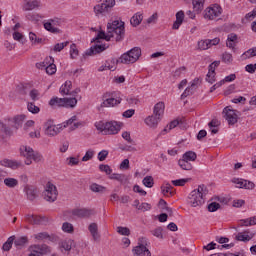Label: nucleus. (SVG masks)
Instances as JSON below:
<instances>
[{
    "mask_svg": "<svg viewBox=\"0 0 256 256\" xmlns=\"http://www.w3.org/2000/svg\"><path fill=\"white\" fill-rule=\"evenodd\" d=\"M99 39H105V41H111L115 39L117 43L125 39V22L114 20L107 23V32L100 31L93 41H99Z\"/></svg>",
    "mask_w": 256,
    "mask_h": 256,
    "instance_id": "1",
    "label": "nucleus"
},
{
    "mask_svg": "<svg viewBox=\"0 0 256 256\" xmlns=\"http://www.w3.org/2000/svg\"><path fill=\"white\" fill-rule=\"evenodd\" d=\"M209 193V190L207 189V186L200 185L197 189L193 190L187 199L188 205L190 207H201L203 203H205V197H207V194Z\"/></svg>",
    "mask_w": 256,
    "mask_h": 256,
    "instance_id": "2",
    "label": "nucleus"
},
{
    "mask_svg": "<svg viewBox=\"0 0 256 256\" xmlns=\"http://www.w3.org/2000/svg\"><path fill=\"white\" fill-rule=\"evenodd\" d=\"M141 57V49L139 47H134L126 53L122 54L118 59H113V63H122L123 65H133L137 63Z\"/></svg>",
    "mask_w": 256,
    "mask_h": 256,
    "instance_id": "3",
    "label": "nucleus"
},
{
    "mask_svg": "<svg viewBox=\"0 0 256 256\" xmlns=\"http://www.w3.org/2000/svg\"><path fill=\"white\" fill-rule=\"evenodd\" d=\"M20 155L26 159L25 165H31L33 162L42 163L43 161V154L35 152L30 146H21Z\"/></svg>",
    "mask_w": 256,
    "mask_h": 256,
    "instance_id": "4",
    "label": "nucleus"
},
{
    "mask_svg": "<svg viewBox=\"0 0 256 256\" xmlns=\"http://www.w3.org/2000/svg\"><path fill=\"white\" fill-rule=\"evenodd\" d=\"M122 99L115 95V92H106L102 95V103L100 107L109 108V107H117L120 105Z\"/></svg>",
    "mask_w": 256,
    "mask_h": 256,
    "instance_id": "5",
    "label": "nucleus"
},
{
    "mask_svg": "<svg viewBox=\"0 0 256 256\" xmlns=\"http://www.w3.org/2000/svg\"><path fill=\"white\" fill-rule=\"evenodd\" d=\"M116 5L115 0H103L102 3L94 6L93 11L96 17H101V15H105L106 13H111V10Z\"/></svg>",
    "mask_w": 256,
    "mask_h": 256,
    "instance_id": "6",
    "label": "nucleus"
},
{
    "mask_svg": "<svg viewBox=\"0 0 256 256\" xmlns=\"http://www.w3.org/2000/svg\"><path fill=\"white\" fill-rule=\"evenodd\" d=\"M58 195L59 192L57 191V186L51 182H48L43 192L45 201H48L49 203H55V201H57Z\"/></svg>",
    "mask_w": 256,
    "mask_h": 256,
    "instance_id": "7",
    "label": "nucleus"
},
{
    "mask_svg": "<svg viewBox=\"0 0 256 256\" xmlns=\"http://www.w3.org/2000/svg\"><path fill=\"white\" fill-rule=\"evenodd\" d=\"M149 241L142 237L138 240V245L132 250L136 256H151V251L147 248Z\"/></svg>",
    "mask_w": 256,
    "mask_h": 256,
    "instance_id": "8",
    "label": "nucleus"
},
{
    "mask_svg": "<svg viewBox=\"0 0 256 256\" xmlns=\"http://www.w3.org/2000/svg\"><path fill=\"white\" fill-rule=\"evenodd\" d=\"M221 13H223V9L221 8V6L219 4H213L204 10V19H208V21H213V19L221 17Z\"/></svg>",
    "mask_w": 256,
    "mask_h": 256,
    "instance_id": "9",
    "label": "nucleus"
},
{
    "mask_svg": "<svg viewBox=\"0 0 256 256\" xmlns=\"http://www.w3.org/2000/svg\"><path fill=\"white\" fill-rule=\"evenodd\" d=\"M62 23L63 20H61V18L55 17L47 20V22L44 23V29L50 33H61V30L57 27H61Z\"/></svg>",
    "mask_w": 256,
    "mask_h": 256,
    "instance_id": "10",
    "label": "nucleus"
},
{
    "mask_svg": "<svg viewBox=\"0 0 256 256\" xmlns=\"http://www.w3.org/2000/svg\"><path fill=\"white\" fill-rule=\"evenodd\" d=\"M224 119L228 122V125H235L239 120V115H237V111L231 109V106L225 107L223 109Z\"/></svg>",
    "mask_w": 256,
    "mask_h": 256,
    "instance_id": "11",
    "label": "nucleus"
},
{
    "mask_svg": "<svg viewBox=\"0 0 256 256\" xmlns=\"http://www.w3.org/2000/svg\"><path fill=\"white\" fill-rule=\"evenodd\" d=\"M220 41L221 39L219 38L200 40L198 42V49H200V51H207L210 47L219 45Z\"/></svg>",
    "mask_w": 256,
    "mask_h": 256,
    "instance_id": "12",
    "label": "nucleus"
},
{
    "mask_svg": "<svg viewBox=\"0 0 256 256\" xmlns=\"http://www.w3.org/2000/svg\"><path fill=\"white\" fill-rule=\"evenodd\" d=\"M121 131V124L117 121L106 122V133L105 135H117Z\"/></svg>",
    "mask_w": 256,
    "mask_h": 256,
    "instance_id": "13",
    "label": "nucleus"
},
{
    "mask_svg": "<svg viewBox=\"0 0 256 256\" xmlns=\"http://www.w3.org/2000/svg\"><path fill=\"white\" fill-rule=\"evenodd\" d=\"M72 215H74V217H79L80 219H85L87 217H91V215H95V210L87 208L74 209L72 211Z\"/></svg>",
    "mask_w": 256,
    "mask_h": 256,
    "instance_id": "14",
    "label": "nucleus"
},
{
    "mask_svg": "<svg viewBox=\"0 0 256 256\" xmlns=\"http://www.w3.org/2000/svg\"><path fill=\"white\" fill-rule=\"evenodd\" d=\"M26 221L31 225H45L47 218L28 214L26 215Z\"/></svg>",
    "mask_w": 256,
    "mask_h": 256,
    "instance_id": "15",
    "label": "nucleus"
},
{
    "mask_svg": "<svg viewBox=\"0 0 256 256\" xmlns=\"http://www.w3.org/2000/svg\"><path fill=\"white\" fill-rule=\"evenodd\" d=\"M106 49H109V44H96L86 51V55H97L98 53H103Z\"/></svg>",
    "mask_w": 256,
    "mask_h": 256,
    "instance_id": "16",
    "label": "nucleus"
},
{
    "mask_svg": "<svg viewBox=\"0 0 256 256\" xmlns=\"http://www.w3.org/2000/svg\"><path fill=\"white\" fill-rule=\"evenodd\" d=\"M36 67H38V69H45L48 75H55V73H57V66L53 63L47 65L46 62H41L37 63Z\"/></svg>",
    "mask_w": 256,
    "mask_h": 256,
    "instance_id": "17",
    "label": "nucleus"
},
{
    "mask_svg": "<svg viewBox=\"0 0 256 256\" xmlns=\"http://www.w3.org/2000/svg\"><path fill=\"white\" fill-rule=\"evenodd\" d=\"M159 121H161V118L155 115L148 116L145 119V123L148 127H150V129H157V126L159 125Z\"/></svg>",
    "mask_w": 256,
    "mask_h": 256,
    "instance_id": "18",
    "label": "nucleus"
},
{
    "mask_svg": "<svg viewBox=\"0 0 256 256\" xmlns=\"http://www.w3.org/2000/svg\"><path fill=\"white\" fill-rule=\"evenodd\" d=\"M255 236V234H249V231L239 232L235 239L236 241H243V243H247L251 241V239Z\"/></svg>",
    "mask_w": 256,
    "mask_h": 256,
    "instance_id": "19",
    "label": "nucleus"
},
{
    "mask_svg": "<svg viewBox=\"0 0 256 256\" xmlns=\"http://www.w3.org/2000/svg\"><path fill=\"white\" fill-rule=\"evenodd\" d=\"M1 165H3V167H9L10 169H19L22 164L16 160L4 159L1 161Z\"/></svg>",
    "mask_w": 256,
    "mask_h": 256,
    "instance_id": "20",
    "label": "nucleus"
},
{
    "mask_svg": "<svg viewBox=\"0 0 256 256\" xmlns=\"http://www.w3.org/2000/svg\"><path fill=\"white\" fill-rule=\"evenodd\" d=\"M153 113H154V116H155V117H159V119H161V117H163V114L165 113V103H163V102H158V103L154 106Z\"/></svg>",
    "mask_w": 256,
    "mask_h": 256,
    "instance_id": "21",
    "label": "nucleus"
},
{
    "mask_svg": "<svg viewBox=\"0 0 256 256\" xmlns=\"http://www.w3.org/2000/svg\"><path fill=\"white\" fill-rule=\"evenodd\" d=\"M185 19V12L183 10H180L176 13V21L173 24L172 29H179L181 25H183V21Z\"/></svg>",
    "mask_w": 256,
    "mask_h": 256,
    "instance_id": "22",
    "label": "nucleus"
},
{
    "mask_svg": "<svg viewBox=\"0 0 256 256\" xmlns=\"http://www.w3.org/2000/svg\"><path fill=\"white\" fill-rule=\"evenodd\" d=\"M63 131V124H58L52 126L49 130H46L45 135H48L49 137H55V135H59L60 132Z\"/></svg>",
    "mask_w": 256,
    "mask_h": 256,
    "instance_id": "23",
    "label": "nucleus"
},
{
    "mask_svg": "<svg viewBox=\"0 0 256 256\" xmlns=\"http://www.w3.org/2000/svg\"><path fill=\"white\" fill-rule=\"evenodd\" d=\"M25 3H24V6H23V9L24 11H33V9H37V7H39L40 5V2L39 0H24Z\"/></svg>",
    "mask_w": 256,
    "mask_h": 256,
    "instance_id": "24",
    "label": "nucleus"
},
{
    "mask_svg": "<svg viewBox=\"0 0 256 256\" xmlns=\"http://www.w3.org/2000/svg\"><path fill=\"white\" fill-rule=\"evenodd\" d=\"M142 21H143V13L137 12L131 17L130 24L132 25V27H139Z\"/></svg>",
    "mask_w": 256,
    "mask_h": 256,
    "instance_id": "25",
    "label": "nucleus"
},
{
    "mask_svg": "<svg viewBox=\"0 0 256 256\" xmlns=\"http://www.w3.org/2000/svg\"><path fill=\"white\" fill-rule=\"evenodd\" d=\"M110 179H113L114 181H118L121 183V185H127L129 178L125 174H111Z\"/></svg>",
    "mask_w": 256,
    "mask_h": 256,
    "instance_id": "26",
    "label": "nucleus"
},
{
    "mask_svg": "<svg viewBox=\"0 0 256 256\" xmlns=\"http://www.w3.org/2000/svg\"><path fill=\"white\" fill-rule=\"evenodd\" d=\"M161 191L165 197H173V195H175V190L173 189V186H171V184L169 183L161 186Z\"/></svg>",
    "mask_w": 256,
    "mask_h": 256,
    "instance_id": "27",
    "label": "nucleus"
},
{
    "mask_svg": "<svg viewBox=\"0 0 256 256\" xmlns=\"http://www.w3.org/2000/svg\"><path fill=\"white\" fill-rule=\"evenodd\" d=\"M205 1L206 0H192L194 13H197L199 15V13L203 11V9L205 8Z\"/></svg>",
    "mask_w": 256,
    "mask_h": 256,
    "instance_id": "28",
    "label": "nucleus"
},
{
    "mask_svg": "<svg viewBox=\"0 0 256 256\" xmlns=\"http://www.w3.org/2000/svg\"><path fill=\"white\" fill-rule=\"evenodd\" d=\"M2 183H4V185L6 187H8L9 189H15V187H17V185H19V180L15 179V178H5L3 179Z\"/></svg>",
    "mask_w": 256,
    "mask_h": 256,
    "instance_id": "29",
    "label": "nucleus"
},
{
    "mask_svg": "<svg viewBox=\"0 0 256 256\" xmlns=\"http://www.w3.org/2000/svg\"><path fill=\"white\" fill-rule=\"evenodd\" d=\"M73 87V83L71 81H66L61 87H60V93L61 95H71V89Z\"/></svg>",
    "mask_w": 256,
    "mask_h": 256,
    "instance_id": "30",
    "label": "nucleus"
},
{
    "mask_svg": "<svg viewBox=\"0 0 256 256\" xmlns=\"http://www.w3.org/2000/svg\"><path fill=\"white\" fill-rule=\"evenodd\" d=\"M29 243V239L26 236H21L18 238H14V245L21 249V247H25Z\"/></svg>",
    "mask_w": 256,
    "mask_h": 256,
    "instance_id": "31",
    "label": "nucleus"
},
{
    "mask_svg": "<svg viewBox=\"0 0 256 256\" xmlns=\"http://www.w3.org/2000/svg\"><path fill=\"white\" fill-rule=\"evenodd\" d=\"M88 230L90 231L94 241H97V239H99V228L97 223H91L88 227Z\"/></svg>",
    "mask_w": 256,
    "mask_h": 256,
    "instance_id": "32",
    "label": "nucleus"
},
{
    "mask_svg": "<svg viewBox=\"0 0 256 256\" xmlns=\"http://www.w3.org/2000/svg\"><path fill=\"white\" fill-rule=\"evenodd\" d=\"M49 105L51 107H55V105L58 107H65V98L54 97L49 101Z\"/></svg>",
    "mask_w": 256,
    "mask_h": 256,
    "instance_id": "33",
    "label": "nucleus"
},
{
    "mask_svg": "<svg viewBox=\"0 0 256 256\" xmlns=\"http://www.w3.org/2000/svg\"><path fill=\"white\" fill-rule=\"evenodd\" d=\"M34 249L38 250L41 255H47V253H51V247L47 244L34 245Z\"/></svg>",
    "mask_w": 256,
    "mask_h": 256,
    "instance_id": "34",
    "label": "nucleus"
},
{
    "mask_svg": "<svg viewBox=\"0 0 256 256\" xmlns=\"http://www.w3.org/2000/svg\"><path fill=\"white\" fill-rule=\"evenodd\" d=\"M178 165L184 171H191V169H193V164H191L188 160H185V158L180 159L178 161Z\"/></svg>",
    "mask_w": 256,
    "mask_h": 256,
    "instance_id": "35",
    "label": "nucleus"
},
{
    "mask_svg": "<svg viewBox=\"0 0 256 256\" xmlns=\"http://www.w3.org/2000/svg\"><path fill=\"white\" fill-rule=\"evenodd\" d=\"M34 238L37 239V241H53V236L49 235V233L47 232H40L38 234H35Z\"/></svg>",
    "mask_w": 256,
    "mask_h": 256,
    "instance_id": "36",
    "label": "nucleus"
},
{
    "mask_svg": "<svg viewBox=\"0 0 256 256\" xmlns=\"http://www.w3.org/2000/svg\"><path fill=\"white\" fill-rule=\"evenodd\" d=\"M253 225H256L255 216L240 220V227H251Z\"/></svg>",
    "mask_w": 256,
    "mask_h": 256,
    "instance_id": "37",
    "label": "nucleus"
},
{
    "mask_svg": "<svg viewBox=\"0 0 256 256\" xmlns=\"http://www.w3.org/2000/svg\"><path fill=\"white\" fill-rule=\"evenodd\" d=\"M64 107L66 108H75L77 107V98L73 97V98H64Z\"/></svg>",
    "mask_w": 256,
    "mask_h": 256,
    "instance_id": "38",
    "label": "nucleus"
},
{
    "mask_svg": "<svg viewBox=\"0 0 256 256\" xmlns=\"http://www.w3.org/2000/svg\"><path fill=\"white\" fill-rule=\"evenodd\" d=\"M182 158L186 161H196L197 160V153L193 151H187L183 154Z\"/></svg>",
    "mask_w": 256,
    "mask_h": 256,
    "instance_id": "39",
    "label": "nucleus"
},
{
    "mask_svg": "<svg viewBox=\"0 0 256 256\" xmlns=\"http://www.w3.org/2000/svg\"><path fill=\"white\" fill-rule=\"evenodd\" d=\"M105 189V186H101L97 183H92L90 185V191H92L93 193H103Z\"/></svg>",
    "mask_w": 256,
    "mask_h": 256,
    "instance_id": "40",
    "label": "nucleus"
},
{
    "mask_svg": "<svg viewBox=\"0 0 256 256\" xmlns=\"http://www.w3.org/2000/svg\"><path fill=\"white\" fill-rule=\"evenodd\" d=\"M222 62L226 65H231L233 63V55L229 52H224L222 54Z\"/></svg>",
    "mask_w": 256,
    "mask_h": 256,
    "instance_id": "41",
    "label": "nucleus"
},
{
    "mask_svg": "<svg viewBox=\"0 0 256 256\" xmlns=\"http://www.w3.org/2000/svg\"><path fill=\"white\" fill-rule=\"evenodd\" d=\"M15 241V236H11L8 240L3 244V251H10L11 247H13V242Z\"/></svg>",
    "mask_w": 256,
    "mask_h": 256,
    "instance_id": "42",
    "label": "nucleus"
},
{
    "mask_svg": "<svg viewBox=\"0 0 256 256\" xmlns=\"http://www.w3.org/2000/svg\"><path fill=\"white\" fill-rule=\"evenodd\" d=\"M251 57H256V47L250 48L249 50H247L242 54V58L244 60L251 59Z\"/></svg>",
    "mask_w": 256,
    "mask_h": 256,
    "instance_id": "43",
    "label": "nucleus"
},
{
    "mask_svg": "<svg viewBox=\"0 0 256 256\" xmlns=\"http://www.w3.org/2000/svg\"><path fill=\"white\" fill-rule=\"evenodd\" d=\"M73 247V240L68 239L61 242V248L64 249V251H71Z\"/></svg>",
    "mask_w": 256,
    "mask_h": 256,
    "instance_id": "44",
    "label": "nucleus"
},
{
    "mask_svg": "<svg viewBox=\"0 0 256 256\" xmlns=\"http://www.w3.org/2000/svg\"><path fill=\"white\" fill-rule=\"evenodd\" d=\"M70 57L71 59H77V57H79V49H77L76 44L70 45Z\"/></svg>",
    "mask_w": 256,
    "mask_h": 256,
    "instance_id": "45",
    "label": "nucleus"
},
{
    "mask_svg": "<svg viewBox=\"0 0 256 256\" xmlns=\"http://www.w3.org/2000/svg\"><path fill=\"white\" fill-rule=\"evenodd\" d=\"M95 127H96L97 131H101V133L103 135H105L106 129H107V123H105L103 121H99V122L95 123Z\"/></svg>",
    "mask_w": 256,
    "mask_h": 256,
    "instance_id": "46",
    "label": "nucleus"
},
{
    "mask_svg": "<svg viewBox=\"0 0 256 256\" xmlns=\"http://www.w3.org/2000/svg\"><path fill=\"white\" fill-rule=\"evenodd\" d=\"M26 195L29 201H34V199L37 197V190L35 188H28L26 190Z\"/></svg>",
    "mask_w": 256,
    "mask_h": 256,
    "instance_id": "47",
    "label": "nucleus"
},
{
    "mask_svg": "<svg viewBox=\"0 0 256 256\" xmlns=\"http://www.w3.org/2000/svg\"><path fill=\"white\" fill-rule=\"evenodd\" d=\"M67 45H69V41L57 43V44H55L53 51L55 53H60V51H63L65 49V47H67Z\"/></svg>",
    "mask_w": 256,
    "mask_h": 256,
    "instance_id": "48",
    "label": "nucleus"
},
{
    "mask_svg": "<svg viewBox=\"0 0 256 256\" xmlns=\"http://www.w3.org/2000/svg\"><path fill=\"white\" fill-rule=\"evenodd\" d=\"M117 233H119V235H125L126 237H129V235H131V230H129V228L127 227H123V226H118L116 228Z\"/></svg>",
    "mask_w": 256,
    "mask_h": 256,
    "instance_id": "49",
    "label": "nucleus"
},
{
    "mask_svg": "<svg viewBox=\"0 0 256 256\" xmlns=\"http://www.w3.org/2000/svg\"><path fill=\"white\" fill-rule=\"evenodd\" d=\"M193 93H195V89L191 88V86H188L181 94V99H187V97L193 95Z\"/></svg>",
    "mask_w": 256,
    "mask_h": 256,
    "instance_id": "50",
    "label": "nucleus"
},
{
    "mask_svg": "<svg viewBox=\"0 0 256 256\" xmlns=\"http://www.w3.org/2000/svg\"><path fill=\"white\" fill-rule=\"evenodd\" d=\"M143 185H145V187H148L149 189H151V187H153L154 182H153V176H146L143 180H142Z\"/></svg>",
    "mask_w": 256,
    "mask_h": 256,
    "instance_id": "51",
    "label": "nucleus"
},
{
    "mask_svg": "<svg viewBox=\"0 0 256 256\" xmlns=\"http://www.w3.org/2000/svg\"><path fill=\"white\" fill-rule=\"evenodd\" d=\"M219 209H221V204L217 203V202H211L208 205V211L210 213H215V211H218Z\"/></svg>",
    "mask_w": 256,
    "mask_h": 256,
    "instance_id": "52",
    "label": "nucleus"
},
{
    "mask_svg": "<svg viewBox=\"0 0 256 256\" xmlns=\"http://www.w3.org/2000/svg\"><path fill=\"white\" fill-rule=\"evenodd\" d=\"M27 108H28V111H29L30 113H33L34 115L37 114V113H39V111H41V109L39 108V106H35V104L32 103V102H29V103H28Z\"/></svg>",
    "mask_w": 256,
    "mask_h": 256,
    "instance_id": "53",
    "label": "nucleus"
},
{
    "mask_svg": "<svg viewBox=\"0 0 256 256\" xmlns=\"http://www.w3.org/2000/svg\"><path fill=\"white\" fill-rule=\"evenodd\" d=\"M151 233L154 237H157L158 239H163V228L157 227L152 230Z\"/></svg>",
    "mask_w": 256,
    "mask_h": 256,
    "instance_id": "54",
    "label": "nucleus"
},
{
    "mask_svg": "<svg viewBox=\"0 0 256 256\" xmlns=\"http://www.w3.org/2000/svg\"><path fill=\"white\" fill-rule=\"evenodd\" d=\"M13 40L19 41V43H22V44L25 43V37L23 36V34H21L20 32H17V31H15L13 33Z\"/></svg>",
    "mask_w": 256,
    "mask_h": 256,
    "instance_id": "55",
    "label": "nucleus"
},
{
    "mask_svg": "<svg viewBox=\"0 0 256 256\" xmlns=\"http://www.w3.org/2000/svg\"><path fill=\"white\" fill-rule=\"evenodd\" d=\"M219 65H221V61H214L213 63H211L208 67V73L215 75V68L219 67Z\"/></svg>",
    "mask_w": 256,
    "mask_h": 256,
    "instance_id": "56",
    "label": "nucleus"
},
{
    "mask_svg": "<svg viewBox=\"0 0 256 256\" xmlns=\"http://www.w3.org/2000/svg\"><path fill=\"white\" fill-rule=\"evenodd\" d=\"M94 155H95V151L88 150V151H86L85 155L82 157V161H84V162L91 161V159H93Z\"/></svg>",
    "mask_w": 256,
    "mask_h": 256,
    "instance_id": "57",
    "label": "nucleus"
},
{
    "mask_svg": "<svg viewBox=\"0 0 256 256\" xmlns=\"http://www.w3.org/2000/svg\"><path fill=\"white\" fill-rule=\"evenodd\" d=\"M62 231L65 233H73V224L69 222H64L62 225Z\"/></svg>",
    "mask_w": 256,
    "mask_h": 256,
    "instance_id": "58",
    "label": "nucleus"
},
{
    "mask_svg": "<svg viewBox=\"0 0 256 256\" xmlns=\"http://www.w3.org/2000/svg\"><path fill=\"white\" fill-rule=\"evenodd\" d=\"M99 170L102 171L103 173H106V175H111L113 173V169L109 165L101 164L99 166Z\"/></svg>",
    "mask_w": 256,
    "mask_h": 256,
    "instance_id": "59",
    "label": "nucleus"
},
{
    "mask_svg": "<svg viewBox=\"0 0 256 256\" xmlns=\"http://www.w3.org/2000/svg\"><path fill=\"white\" fill-rule=\"evenodd\" d=\"M159 19V14L154 13L153 15H151L147 20L146 23L148 25H155V23H157V20Z\"/></svg>",
    "mask_w": 256,
    "mask_h": 256,
    "instance_id": "60",
    "label": "nucleus"
},
{
    "mask_svg": "<svg viewBox=\"0 0 256 256\" xmlns=\"http://www.w3.org/2000/svg\"><path fill=\"white\" fill-rule=\"evenodd\" d=\"M39 90L37 89H32L30 92H29V97L30 99H32V101H39Z\"/></svg>",
    "mask_w": 256,
    "mask_h": 256,
    "instance_id": "61",
    "label": "nucleus"
},
{
    "mask_svg": "<svg viewBox=\"0 0 256 256\" xmlns=\"http://www.w3.org/2000/svg\"><path fill=\"white\" fill-rule=\"evenodd\" d=\"M256 17V8L253 9V11L247 13L245 15V18L242 21H253V19H255Z\"/></svg>",
    "mask_w": 256,
    "mask_h": 256,
    "instance_id": "62",
    "label": "nucleus"
},
{
    "mask_svg": "<svg viewBox=\"0 0 256 256\" xmlns=\"http://www.w3.org/2000/svg\"><path fill=\"white\" fill-rule=\"evenodd\" d=\"M138 211H142L143 213H145V211H151V204L147 202L140 204Z\"/></svg>",
    "mask_w": 256,
    "mask_h": 256,
    "instance_id": "63",
    "label": "nucleus"
},
{
    "mask_svg": "<svg viewBox=\"0 0 256 256\" xmlns=\"http://www.w3.org/2000/svg\"><path fill=\"white\" fill-rule=\"evenodd\" d=\"M26 18L28 19V21H34V22H37L39 21V19H41L39 14H35V13H28L26 15Z\"/></svg>",
    "mask_w": 256,
    "mask_h": 256,
    "instance_id": "64",
    "label": "nucleus"
}]
</instances>
